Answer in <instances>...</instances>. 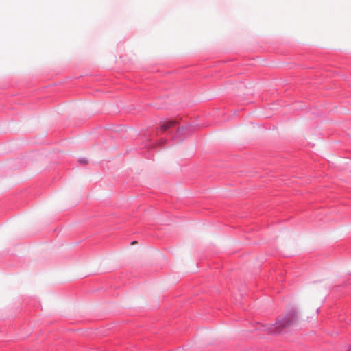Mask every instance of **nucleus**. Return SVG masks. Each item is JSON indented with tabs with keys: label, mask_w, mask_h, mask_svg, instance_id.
Segmentation results:
<instances>
[{
	"label": "nucleus",
	"mask_w": 351,
	"mask_h": 351,
	"mask_svg": "<svg viewBox=\"0 0 351 351\" xmlns=\"http://www.w3.org/2000/svg\"><path fill=\"white\" fill-rule=\"evenodd\" d=\"M298 322L297 313L291 311L287 313L285 317L278 318L275 324L269 325L267 330L270 334H279L284 330L295 326Z\"/></svg>",
	"instance_id": "obj_1"
},
{
	"label": "nucleus",
	"mask_w": 351,
	"mask_h": 351,
	"mask_svg": "<svg viewBox=\"0 0 351 351\" xmlns=\"http://www.w3.org/2000/svg\"><path fill=\"white\" fill-rule=\"evenodd\" d=\"M176 124V121H173V120L164 121V122L161 123L160 129L162 131L164 132V131H166L168 129L173 127Z\"/></svg>",
	"instance_id": "obj_2"
},
{
	"label": "nucleus",
	"mask_w": 351,
	"mask_h": 351,
	"mask_svg": "<svg viewBox=\"0 0 351 351\" xmlns=\"http://www.w3.org/2000/svg\"><path fill=\"white\" fill-rule=\"evenodd\" d=\"M80 162L82 163H87L88 160L86 158H82V159H80Z\"/></svg>",
	"instance_id": "obj_3"
},
{
	"label": "nucleus",
	"mask_w": 351,
	"mask_h": 351,
	"mask_svg": "<svg viewBox=\"0 0 351 351\" xmlns=\"http://www.w3.org/2000/svg\"><path fill=\"white\" fill-rule=\"evenodd\" d=\"M136 241L132 242V244H134V245H136Z\"/></svg>",
	"instance_id": "obj_4"
},
{
	"label": "nucleus",
	"mask_w": 351,
	"mask_h": 351,
	"mask_svg": "<svg viewBox=\"0 0 351 351\" xmlns=\"http://www.w3.org/2000/svg\"><path fill=\"white\" fill-rule=\"evenodd\" d=\"M348 351H351V350H349Z\"/></svg>",
	"instance_id": "obj_5"
}]
</instances>
